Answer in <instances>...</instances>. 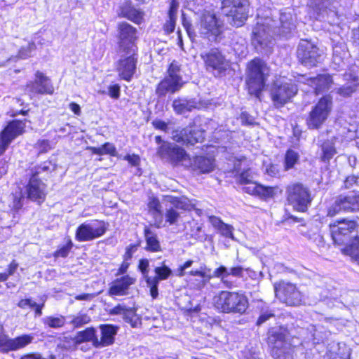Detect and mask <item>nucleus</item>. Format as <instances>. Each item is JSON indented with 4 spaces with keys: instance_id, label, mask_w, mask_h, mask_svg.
<instances>
[{
    "instance_id": "nucleus-3",
    "label": "nucleus",
    "mask_w": 359,
    "mask_h": 359,
    "mask_svg": "<svg viewBox=\"0 0 359 359\" xmlns=\"http://www.w3.org/2000/svg\"><path fill=\"white\" fill-rule=\"evenodd\" d=\"M265 67L266 63L258 57H254L248 65L246 89L250 95L258 99L266 86V75L264 72Z\"/></svg>"
},
{
    "instance_id": "nucleus-48",
    "label": "nucleus",
    "mask_w": 359,
    "mask_h": 359,
    "mask_svg": "<svg viewBox=\"0 0 359 359\" xmlns=\"http://www.w3.org/2000/svg\"><path fill=\"white\" fill-rule=\"evenodd\" d=\"M90 316L86 313H79L74 316L70 323L74 328L80 327L90 322Z\"/></svg>"
},
{
    "instance_id": "nucleus-56",
    "label": "nucleus",
    "mask_w": 359,
    "mask_h": 359,
    "mask_svg": "<svg viewBox=\"0 0 359 359\" xmlns=\"http://www.w3.org/2000/svg\"><path fill=\"white\" fill-rule=\"evenodd\" d=\"M35 147L38 149L39 154L47 153L50 149L49 141L44 139L37 140Z\"/></svg>"
},
{
    "instance_id": "nucleus-36",
    "label": "nucleus",
    "mask_w": 359,
    "mask_h": 359,
    "mask_svg": "<svg viewBox=\"0 0 359 359\" xmlns=\"http://www.w3.org/2000/svg\"><path fill=\"white\" fill-rule=\"evenodd\" d=\"M209 222L222 236L233 238V229L231 225L224 223L219 217L215 215L209 217Z\"/></svg>"
},
{
    "instance_id": "nucleus-15",
    "label": "nucleus",
    "mask_w": 359,
    "mask_h": 359,
    "mask_svg": "<svg viewBox=\"0 0 359 359\" xmlns=\"http://www.w3.org/2000/svg\"><path fill=\"white\" fill-rule=\"evenodd\" d=\"M357 227L356 222L346 219L330 224V229L333 241L337 245L345 244L349 240L351 233Z\"/></svg>"
},
{
    "instance_id": "nucleus-43",
    "label": "nucleus",
    "mask_w": 359,
    "mask_h": 359,
    "mask_svg": "<svg viewBox=\"0 0 359 359\" xmlns=\"http://www.w3.org/2000/svg\"><path fill=\"white\" fill-rule=\"evenodd\" d=\"M195 165L201 173H208L213 170L212 161L204 156H197L195 158Z\"/></svg>"
},
{
    "instance_id": "nucleus-11",
    "label": "nucleus",
    "mask_w": 359,
    "mask_h": 359,
    "mask_svg": "<svg viewBox=\"0 0 359 359\" xmlns=\"http://www.w3.org/2000/svg\"><path fill=\"white\" fill-rule=\"evenodd\" d=\"M116 62L115 70L121 80L130 82L137 72L139 54L138 51L123 53Z\"/></svg>"
},
{
    "instance_id": "nucleus-49",
    "label": "nucleus",
    "mask_w": 359,
    "mask_h": 359,
    "mask_svg": "<svg viewBox=\"0 0 359 359\" xmlns=\"http://www.w3.org/2000/svg\"><path fill=\"white\" fill-rule=\"evenodd\" d=\"M44 324L51 328H60L64 326L65 319L63 316H48L44 320Z\"/></svg>"
},
{
    "instance_id": "nucleus-37",
    "label": "nucleus",
    "mask_w": 359,
    "mask_h": 359,
    "mask_svg": "<svg viewBox=\"0 0 359 359\" xmlns=\"http://www.w3.org/2000/svg\"><path fill=\"white\" fill-rule=\"evenodd\" d=\"M172 107L175 112L177 114L189 112L196 108V104L194 102L187 100H182L180 98L175 99L172 102Z\"/></svg>"
},
{
    "instance_id": "nucleus-34",
    "label": "nucleus",
    "mask_w": 359,
    "mask_h": 359,
    "mask_svg": "<svg viewBox=\"0 0 359 359\" xmlns=\"http://www.w3.org/2000/svg\"><path fill=\"white\" fill-rule=\"evenodd\" d=\"M86 149L89 151L92 154L95 155H109L111 157H116L118 156L116 146L109 142H105L98 147L89 146L86 147Z\"/></svg>"
},
{
    "instance_id": "nucleus-1",
    "label": "nucleus",
    "mask_w": 359,
    "mask_h": 359,
    "mask_svg": "<svg viewBox=\"0 0 359 359\" xmlns=\"http://www.w3.org/2000/svg\"><path fill=\"white\" fill-rule=\"evenodd\" d=\"M214 305L221 313L242 316L248 312L249 300L243 292L222 290L216 296Z\"/></svg>"
},
{
    "instance_id": "nucleus-60",
    "label": "nucleus",
    "mask_w": 359,
    "mask_h": 359,
    "mask_svg": "<svg viewBox=\"0 0 359 359\" xmlns=\"http://www.w3.org/2000/svg\"><path fill=\"white\" fill-rule=\"evenodd\" d=\"M123 159L132 166H138L140 164V157L138 154H126L123 156Z\"/></svg>"
},
{
    "instance_id": "nucleus-2",
    "label": "nucleus",
    "mask_w": 359,
    "mask_h": 359,
    "mask_svg": "<svg viewBox=\"0 0 359 359\" xmlns=\"http://www.w3.org/2000/svg\"><path fill=\"white\" fill-rule=\"evenodd\" d=\"M200 57L205 71L215 79L224 78L233 70L231 62L219 48H211L201 53Z\"/></svg>"
},
{
    "instance_id": "nucleus-33",
    "label": "nucleus",
    "mask_w": 359,
    "mask_h": 359,
    "mask_svg": "<svg viewBox=\"0 0 359 359\" xmlns=\"http://www.w3.org/2000/svg\"><path fill=\"white\" fill-rule=\"evenodd\" d=\"M310 82V85L313 87L316 94L318 95L330 88L332 79L330 75L323 74L311 78Z\"/></svg>"
},
{
    "instance_id": "nucleus-54",
    "label": "nucleus",
    "mask_w": 359,
    "mask_h": 359,
    "mask_svg": "<svg viewBox=\"0 0 359 359\" xmlns=\"http://www.w3.org/2000/svg\"><path fill=\"white\" fill-rule=\"evenodd\" d=\"M344 186L346 189L359 188V175H351L348 176L344 181ZM356 191V189H354Z\"/></svg>"
},
{
    "instance_id": "nucleus-47",
    "label": "nucleus",
    "mask_w": 359,
    "mask_h": 359,
    "mask_svg": "<svg viewBox=\"0 0 359 359\" xmlns=\"http://www.w3.org/2000/svg\"><path fill=\"white\" fill-rule=\"evenodd\" d=\"M18 263L16 260L13 259L7 266L6 271L0 273V282H6L8 280L9 276H13L18 268Z\"/></svg>"
},
{
    "instance_id": "nucleus-26",
    "label": "nucleus",
    "mask_w": 359,
    "mask_h": 359,
    "mask_svg": "<svg viewBox=\"0 0 359 359\" xmlns=\"http://www.w3.org/2000/svg\"><path fill=\"white\" fill-rule=\"evenodd\" d=\"M101 331L100 339L95 340L97 348L110 346L114 344L118 327L111 324H102L99 326Z\"/></svg>"
},
{
    "instance_id": "nucleus-4",
    "label": "nucleus",
    "mask_w": 359,
    "mask_h": 359,
    "mask_svg": "<svg viewBox=\"0 0 359 359\" xmlns=\"http://www.w3.org/2000/svg\"><path fill=\"white\" fill-rule=\"evenodd\" d=\"M184 84L182 65L178 61L173 60L168 65L165 76L156 85L155 92L158 97H164L168 93L174 94L178 92Z\"/></svg>"
},
{
    "instance_id": "nucleus-27",
    "label": "nucleus",
    "mask_w": 359,
    "mask_h": 359,
    "mask_svg": "<svg viewBox=\"0 0 359 359\" xmlns=\"http://www.w3.org/2000/svg\"><path fill=\"white\" fill-rule=\"evenodd\" d=\"M271 99L276 107H282L290 101L292 95L291 90L288 85H275L271 90Z\"/></svg>"
},
{
    "instance_id": "nucleus-7",
    "label": "nucleus",
    "mask_w": 359,
    "mask_h": 359,
    "mask_svg": "<svg viewBox=\"0 0 359 359\" xmlns=\"http://www.w3.org/2000/svg\"><path fill=\"white\" fill-rule=\"evenodd\" d=\"M154 139L155 142L159 144L156 148L157 156L162 159H165L172 166L179 165L189 158L183 147L163 140L161 135H156Z\"/></svg>"
},
{
    "instance_id": "nucleus-31",
    "label": "nucleus",
    "mask_w": 359,
    "mask_h": 359,
    "mask_svg": "<svg viewBox=\"0 0 359 359\" xmlns=\"http://www.w3.org/2000/svg\"><path fill=\"white\" fill-rule=\"evenodd\" d=\"M74 340L76 344L90 342L93 346L97 348V345L95 344V340H97L96 329L90 326L79 331L76 334Z\"/></svg>"
},
{
    "instance_id": "nucleus-24",
    "label": "nucleus",
    "mask_w": 359,
    "mask_h": 359,
    "mask_svg": "<svg viewBox=\"0 0 359 359\" xmlns=\"http://www.w3.org/2000/svg\"><path fill=\"white\" fill-rule=\"evenodd\" d=\"M251 43L255 48L264 49L271 43L269 29L263 23H257L250 36Z\"/></svg>"
},
{
    "instance_id": "nucleus-58",
    "label": "nucleus",
    "mask_w": 359,
    "mask_h": 359,
    "mask_svg": "<svg viewBox=\"0 0 359 359\" xmlns=\"http://www.w3.org/2000/svg\"><path fill=\"white\" fill-rule=\"evenodd\" d=\"M108 95L114 100H118L121 95V87L115 83L108 86Z\"/></svg>"
},
{
    "instance_id": "nucleus-46",
    "label": "nucleus",
    "mask_w": 359,
    "mask_h": 359,
    "mask_svg": "<svg viewBox=\"0 0 359 359\" xmlns=\"http://www.w3.org/2000/svg\"><path fill=\"white\" fill-rule=\"evenodd\" d=\"M165 222L168 225H175L176 224L180 219V212L172 206L168 208L165 213Z\"/></svg>"
},
{
    "instance_id": "nucleus-6",
    "label": "nucleus",
    "mask_w": 359,
    "mask_h": 359,
    "mask_svg": "<svg viewBox=\"0 0 359 359\" xmlns=\"http://www.w3.org/2000/svg\"><path fill=\"white\" fill-rule=\"evenodd\" d=\"M116 45L120 53L138 51L137 45L139 40L136 27L127 22H120L116 25Z\"/></svg>"
},
{
    "instance_id": "nucleus-39",
    "label": "nucleus",
    "mask_w": 359,
    "mask_h": 359,
    "mask_svg": "<svg viewBox=\"0 0 359 359\" xmlns=\"http://www.w3.org/2000/svg\"><path fill=\"white\" fill-rule=\"evenodd\" d=\"M170 202L176 210L180 209L184 211H191L194 208V204L185 196H172Z\"/></svg>"
},
{
    "instance_id": "nucleus-50",
    "label": "nucleus",
    "mask_w": 359,
    "mask_h": 359,
    "mask_svg": "<svg viewBox=\"0 0 359 359\" xmlns=\"http://www.w3.org/2000/svg\"><path fill=\"white\" fill-rule=\"evenodd\" d=\"M213 276L217 278H220L222 282L227 287H232L231 283H229L226 280H225V278L229 276V273L227 271V269L224 266H220L217 268L213 272Z\"/></svg>"
},
{
    "instance_id": "nucleus-22",
    "label": "nucleus",
    "mask_w": 359,
    "mask_h": 359,
    "mask_svg": "<svg viewBox=\"0 0 359 359\" xmlns=\"http://www.w3.org/2000/svg\"><path fill=\"white\" fill-rule=\"evenodd\" d=\"M312 198L309 189L302 184L293 185V209L305 212L311 204Z\"/></svg>"
},
{
    "instance_id": "nucleus-55",
    "label": "nucleus",
    "mask_w": 359,
    "mask_h": 359,
    "mask_svg": "<svg viewBox=\"0 0 359 359\" xmlns=\"http://www.w3.org/2000/svg\"><path fill=\"white\" fill-rule=\"evenodd\" d=\"M237 182L239 184H248L253 183L252 182V176L249 170H244L239 174Z\"/></svg>"
},
{
    "instance_id": "nucleus-14",
    "label": "nucleus",
    "mask_w": 359,
    "mask_h": 359,
    "mask_svg": "<svg viewBox=\"0 0 359 359\" xmlns=\"http://www.w3.org/2000/svg\"><path fill=\"white\" fill-rule=\"evenodd\" d=\"M332 107V97L329 95L323 97L310 112L309 127L312 129L318 128L327 118Z\"/></svg>"
},
{
    "instance_id": "nucleus-62",
    "label": "nucleus",
    "mask_w": 359,
    "mask_h": 359,
    "mask_svg": "<svg viewBox=\"0 0 359 359\" xmlns=\"http://www.w3.org/2000/svg\"><path fill=\"white\" fill-rule=\"evenodd\" d=\"M179 3L177 0H171L168 11V17L177 18Z\"/></svg>"
},
{
    "instance_id": "nucleus-25",
    "label": "nucleus",
    "mask_w": 359,
    "mask_h": 359,
    "mask_svg": "<svg viewBox=\"0 0 359 359\" xmlns=\"http://www.w3.org/2000/svg\"><path fill=\"white\" fill-rule=\"evenodd\" d=\"M137 309L127 307L125 305L118 304L109 311V314L112 316L123 315V320L129 323L132 327H137L141 325V320L137 316Z\"/></svg>"
},
{
    "instance_id": "nucleus-45",
    "label": "nucleus",
    "mask_w": 359,
    "mask_h": 359,
    "mask_svg": "<svg viewBox=\"0 0 359 359\" xmlns=\"http://www.w3.org/2000/svg\"><path fill=\"white\" fill-rule=\"evenodd\" d=\"M358 79L354 77L351 83H347L336 89V93L342 97L350 96L353 92L356 90L358 86Z\"/></svg>"
},
{
    "instance_id": "nucleus-10",
    "label": "nucleus",
    "mask_w": 359,
    "mask_h": 359,
    "mask_svg": "<svg viewBox=\"0 0 359 359\" xmlns=\"http://www.w3.org/2000/svg\"><path fill=\"white\" fill-rule=\"evenodd\" d=\"M27 119H12L0 131V156L3 155L11 142L26 132Z\"/></svg>"
},
{
    "instance_id": "nucleus-28",
    "label": "nucleus",
    "mask_w": 359,
    "mask_h": 359,
    "mask_svg": "<svg viewBox=\"0 0 359 359\" xmlns=\"http://www.w3.org/2000/svg\"><path fill=\"white\" fill-rule=\"evenodd\" d=\"M338 138L335 136H332L326 140H320L321 142L319 144L320 147V158L323 162H329L335 154H337V147L336 143Z\"/></svg>"
},
{
    "instance_id": "nucleus-44",
    "label": "nucleus",
    "mask_w": 359,
    "mask_h": 359,
    "mask_svg": "<svg viewBox=\"0 0 359 359\" xmlns=\"http://www.w3.org/2000/svg\"><path fill=\"white\" fill-rule=\"evenodd\" d=\"M154 271L155 276L151 278L159 282L167 280L172 273L171 269L165 264V262H163L161 266L155 267Z\"/></svg>"
},
{
    "instance_id": "nucleus-32",
    "label": "nucleus",
    "mask_w": 359,
    "mask_h": 359,
    "mask_svg": "<svg viewBox=\"0 0 359 359\" xmlns=\"http://www.w3.org/2000/svg\"><path fill=\"white\" fill-rule=\"evenodd\" d=\"M143 235L146 241L144 249L151 252H158L162 250L157 235L151 231L149 226H145Z\"/></svg>"
},
{
    "instance_id": "nucleus-40",
    "label": "nucleus",
    "mask_w": 359,
    "mask_h": 359,
    "mask_svg": "<svg viewBox=\"0 0 359 359\" xmlns=\"http://www.w3.org/2000/svg\"><path fill=\"white\" fill-rule=\"evenodd\" d=\"M276 187L270 186H264L259 183H256V196L259 198L267 201L274 197Z\"/></svg>"
},
{
    "instance_id": "nucleus-20",
    "label": "nucleus",
    "mask_w": 359,
    "mask_h": 359,
    "mask_svg": "<svg viewBox=\"0 0 359 359\" xmlns=\"http://www.w3.org/2000/svg\"><path fill=\"white\" fill-rule=\"evenodd\" d=\"M267 342L271 346V352L275 359H285L289 353L290 344L283 332H273L269 334Z\"/></svg>"
},
{
    "instance_id": "nucleus-41",
    "label": "nucleus",
    "mask_w": 359,
    "mask_h": 359,
    "mask_svg": "<svg viewBox=\"0 0 359 359\" xmlns=\"http://www.w3.org/2000/svg\"><path fill=\"white\" fill-rule=\"evenodd\" d=\"M342 252L359 264V236H355L351 244L342 249Z\"/></svg>"
},
{
    "instance_id": "nucleus-21",
    "label": "nucleus",
    "mask_w": 359,
    "mask_h": 359,
    "mask_svg": "<svg viewBox=\"0 0 359 359\" xmlns=\"http://www.w3.org/2000/svg\"><path fill=\"white\" fill-rule=\"evenodd\" d=\"M136 282V278L130 275L116 278L109 283L107 294L110 297L128 295L132 285Z\"/></svg>"
},
{
    "instance_id": "nucleus-35",
    "label": "nucleus",
    "mask_w": 359,
    "mask_h": 359,
    "mask_svg": "<svg viewBox=\"0 0 359 359\" xmlns=\"http://www.w3.org/2000/svg\"><path fill=\"white\" fill-rule=\"evenodd\" d=\"M276 297L282 302L287 304L292 297V285L280 281L275 285Z\"/></svg>"
},
{
    "instance_id": "nucleus-52",
    "label": "nucleus",
    "mask_w": 359,
    "mask_h": 359,
    "mask_svg": "<svg viewBox=\"0 0 359 359\" xmlns=\"http://www.w3.org/2000/svg\"><path fill=\"white\" fill-rule=\"evenodd\" d=\"M182 24L184 27L189 38L191 41H194L195 40V38L196 36V33L195 32V29L191 22L189 20H187L184 15H183L182 18Z\"/></svg>"
},
{
    "instance_id": "nucleus-19",
    "label": "nucleus",
    "mask_w": 359,
    "mask_h": 359,
    "mask_svg": "<svg viewBox=\"0 0 359 359\" xmlns=\"http://www.w3.org/2000/svg\"><path fill=\"white\" fill-rule=\"evenodd\" d=\"M297 56L306 66H316L323 60V52L308 41H302L297 50Z\"/></svg>"
},
{
    "instance_id": "nucleus-38",
    "label": "nucleus",
    "mask_w": 359,
    "mask_h": 359,
    "mask_svg": "<svg viewBox=\"0 0 359 359\" xmlns=\"http://www.w3.org/2000/svg\"><path fill=\"white\" fill-rule=\"evenodd\" d=\"M74 248V243L69 236L65 238V242L63 245H60L52 253V257L55 259L59 258H67Z\"/></svg>"
},
{
    "instance_id": "nucleus-61",
    "label": "nucleus",
    "mask_w": 359,
    "mask_h": 359,
    "mask_svg": "<svg viewBox=\"0 0 359 359\" xmlns=\"http://www.w3.org/2000/svg\"><path fill=\"white\" fill-rule=\"evenodd\" d=\"M149 262L147 259H140L137 265L138 270L146 277L148 276Z\"/></svg>"
},
{
    "instance_id": "nucleus-5",
    "label": "nucleus",
    "mask_w": 359,
    "mask_h": 359,
    "mask_svg": "<svg viewBox=\"0 0 359 359\" xmlns=\"http://www.w3.org/2000/svg\"><path fill=\"white\" fill-rule=\"evenodd\" d=\"M249 0H221V11L235 27H241L248 18Z\"/></svg>"
},
{
    "instance_id": "nucleus-29",
    "label": "nucleus",
    "mask_w": 359,
    "mask_h": 359,
    "mask_svg": "<svg viewBox=\"0 0 359 359\" xmlns=\"http://www.w3.org/2000/svg\"><path fill=\"white\" fill-rule=\"evenodd\" d=\"M147 208L149 213L154 219V226L158 229L161 228L163 222V211L160 200L156 196L150 197L147 203Z\"/></svg>"
},
{
    "instance_id": "nucleus-64",
    "label": "nucleus",
    "mask_w": 359,
    "mask_h": 359,
    "mask_svg": "<svg viewBox=\"0 0 359 359\" xmlns=\"http://www.w3.org/2000/svg\"><path fill=\"white\" fill-rule=\"evenodd\" d=\"M274 316V313L271 311L262 313L257 318L255 325L260 326L262 324L265 323L266 320Z\"/></svg>"
},
{
    "instance_id": "nucleus-17",
    "label": "nucleus",
    "mask_w": 359,
    "mask_h": 359,
    "mask_svg": "<svg viewBox=\"0 0 359 359\" xmlns=\"http://www.w3.org/2000/svg\"><path fill=\"white\" fill-rule=\"evenodd\" d=\"M33 341V337L29 334H24L11 338L4 330L0 332V353L8 354L11 351L22 349Z\"/></svg>"
},
{
    "instance_id": "nucleus-42",
    "label": "nucleus",
    "mask_w": 359,
    "mask_h": 359,
    "mask_svg": "<svg viewBox=\"0 0 359 359\" xmlns=\"http://www.w3.org/2000/svg\"><path fill=\"white\" fill-rule=\"evenodd\" d=\"M17 306L22 309H25L27 307L33 309L35 316H41L42 315V309L44 304H37L35 302H33L30 298H25L19 300Z\"/></svg>"
},
{
    "instance_id": "nucleus-63",
    "label": "nucleus",
    "mask_w": 359,
    "mask_h": 359,
    "mask_svg": "<svg viewBox=\"0 0 359 359\" xmlns=\"http://www.w3.org/2000/svg\"><path fill=\"white\" fill-rule=\"evenodd\" d=\"M153 127L158 130L167 132L168 130V123L163 120L156 119L151 122Z\"/></svg>"
},
{
    "instance_id": "nucleus-57",
    "label": "nucleus",
    "mask_w": 359,
    "mask_h": 359,
    "mask_svg": "<svg viewBox=\"0 0 359 359\" xmlns=\"http://www.w3.org/2000/svg\"><path fill=\"white\" fill-rule=\"evenodd\" d=\"M177 18L168 17V20L164 23L163 29L165 34H170L175 31Z\"/></svg>"
},
{
    "instance_id": "nucleus-51",
    "label": "nucleus",
    "mask_w": 359,
    "mask_h": 359,
    "mask_svg": "<svg viewBox=\"0 0 359 359\" xmlns=\"http://www.w3.org/2000/svg\"><path fill=\"white\" fill-rule=\"evenodd\" d=\"M145 281L147 286L149 287V293L153 299H156L158 296V286L159 281L153 279L150 276L145 277Z\"/></svg>"
},
{
    "instance_id": "nucleus-12",
    "label": "nucleus",
    "mask_w": 359,
    "mask_h": 359,
    "mask_svg": "<svg viewBox=\"0 0 359 359\" xmlns=\"http://www.w3.org/2000/svg\"><path fill=\"white\" fill-rule=\"evenodd\" d=\"M25 88L31 98L36 95H53L55 93L51 79L40 71L35 72L34 79L27 82Z\"/></svg>"
},
{
    "instance_id": "nucleus-30",
    "label": "nucleus",
    "mask_w": 359,
    "mask_h": 359,
    "mask_svg": "<svg viewBox=\"0 0 359 359\" xmlns=\"http://www.w3.org/2000/svg\"><path fill=\"white\" fill-rule=\"evenodd\" d=\"M144 13L140 9L135 8L130 3L121 8L120 17L126 18L136 25H140L144 20Z\"/></svg>"
},
{
    "instance_id": "nucleus-8",
    "label": "nucleus",
    "mask_w": 359,
    "mask_h": 359,
    "mask_svg": "<svg viewBox=\"0 0 359 359\" xmlns=\"http://www.w3.org/2000/svg\"><path fill=\"white\" fill-rule=\"evenodd\" d=\"M223 32V25L215 13L208 11L201 15L198 33L201 38L217 41Z\"/></svg>"
},
{
    "instance_id": "nucleus-53",
    "label": "nucleus",
    "mask_w": 359,
    "mask_h": 359,
    "mask_svg": "<svg viewBox=\"0 0 359 359\" xmlns=\"http://www.w3.org/2000/svg\"><path fill=\"white\" fill-rule=\"evenodd\" d=\"M141 241H138L135 243H132L128 245L126 248L125 252L123 255V259L124 260H130L133 257V254L137 250L138 248L140 246Z\"/></svg>"
},
{
    "instance_id": "nucleus-23",
    "label": "nucleus",
    "mask_w": 359,
    "mask_h": 359,
    "mask_svg": "<svg viewBox=\"0 0 359 359\" xmlns=\"http://www.w3.org/2000/svg\"><path fill=\"white\" fill-rule=\"evenodd\" d=\"M46 184L43 182L27 181L25 186L26 198L38 205H41L46 198Z\"/></svg>"
},
{
    "instance_id": "nucleus-13",
    "label": "nucleus",
    "mask_w": 359,
    "mask_h": 359,
    "mask_svg": "<svg viewBox=\"0 0 359 359\" xmlns=\"http://www.w3.org/2000/svg\"><path fill=\"white\" fill-rule=\"evenodd\" d=\"M337 0H310V14L318 20L333 19L337 15Z\"/></svg>"
},
{
    "instance_id": "nucleus-9",
    "label": "nucleus",
    "mask_w": 359,
    "mask_h": 359,
    "mask_svg": "<svg viewBox=\"0 0 359 359\" xmlns=\"http://www.w3.org/2000/svg\"><path fill=\"white\" fill-rule=\"evenodd\" d=\"M108 229V224L104 220L93 219L90 223L83 222L76 229L75 238L79 242L95 240L104 236Z\"/></svg>"
},
{
    "instance_id": "nucleus-18",
    "label": "nucleus",
    "mask_w": 359,
    "mask_h": 359,
    "mask_svg": "<svg viewBox=\"0 0 359 359\" xmlns=\"http://www.w3.org/2000/svg\"><path fill=\"white\" fill-rule=\"evenodd\" d=\"M205 131L193 126L175 130L172 133V140L177 143L184 145H195L203 142Z\"/></svg>"
},
{
    "instance_id": "nucleus-16",
    "label": "nucleus",
    "mask_w": 359,
    "mask_h": 359,
    "mask_svg": "<svg viewBox=\"0 0 359 359\" xmlns=\"http://www.w3.org/2000/svg\"><path fill=\"white\" fill-rule=\"evenodd\" d=\"M359 210V195L350 194L339 195L327 209V215L334 217L341 212H353Z\"/></svg>"
},
{
    "instance_id": "nucleus-59",
    "label": "nucleus",
    "mask_w": 359,
    "mask_h": 359,
    "mask_svg": "<svg viewBox=\"0 0 359 359\" xmlns=\"http://www.w3.org/2000/svg\"><path fill=\"white\" fill-rule=\"evenodd\" d=\"M240 118L243 126H252L255 124L254 118L247 111H242Z\"/></svg>"
}]
</instances>
